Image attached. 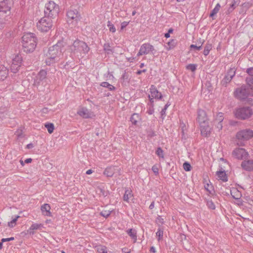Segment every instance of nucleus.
Segmentation results:
<instances>
[{
  "mask_svg": "<svg viewBox=\"0 0 253 253\" xmlns=\"http://www.w3.org/2000/svg\"><path fill=\"white\" fill-rule=\"evenodd\" d=\"M156 154L161 158H164L163 150L161 147H158L156 151Z\"/></svg>",
  "mask_w": 253,
  "mask_h": 253,
  "instance_id": "obj_43",
  "label": "nucleus"
},
{
  "mask_svg": "<svg viewBox=\"0 0 253 253\" xmlns=\"http://www.w3.org/2000/svg\"><path fill=\"white\" fill-rule=\"evenodd\" d=\"M183 169L185 170L188 171L191 170V166L187 162H185L183 165Z\"/></svg>",
  "mask_w": 253,
  "mask_h": 253,
  "instance_id": "obj_45",
  "label": "nucleus"
},
{
  "mask_svg": "<svg viewBox=\"0 0 253 253\" xmlns=\"http://www.w3.org/2000/svg\"><path fill=\"white\" fill-rule=\"evenodd\" d=\"M212 49V44L209 42H207L204 47L203 54L207 56L209 54L210 50Z\"/></svg>",
  "mask_w": 253,
  "mask_h": 253,
  "instance_id": "obj_30",
  "label": "nucleus"
},
{
  "mask_svg": "<svg viewBox=\"0 0 253 253\" xmlns=\"http://www.w3.org/2000/svg\"><path fill=\"white\" fill-rule=\"evenodd\" d=\"M67 16L68 19V21H69L70 20H74L75 21L77 22L80 20V15L76 9L68 11Z\"/></svg>",
  "mask_w": 253,
  "mask_h": 253,
  "instance_id": "obj_16",
  "label": "nucleus"
},
{
  "mask_svg": "<svg viewBox=\"0 0 253 253\" xmlns=\"http://www.w3.org/2000/svg\"><path fill=\"white\" fill-rule=\"evenodd\" d=\"M133 197V194L132 193V191L130 189H126L125 191L124 197H123V200L127 202H129V199H130L131 198Z\"/></svg>",
  "mask_w": 253,
  "mask_h": 253,
  "instance_id": "obj_23",
  "label": "nucleus"
},
{
  "mask_svg": "<svg viewBox=\"0 0 253 253\" xmlns=\"http://www.w3.org/2000/svg\"><path fill=\"white\" fill-rule=\"evenodd\" d=\"M216 128L218 129V130H220L222 128V122H216V124H214Z\"/></svg>",
  "mask_w": 253,
  "mask_h": 253,
  "instance_id": "obj_49",
  "label": "nucleus"
},
{
  "mask_svg": "<svg viewBox=\"0 0 253 253\" xmlns=\"http://www.w3.org/2000/svg\"><path fill=\"white\" fill-rule=\"evenodd\" d=\"M41 210L42 214L45 216H51V213L50 211V207L49 204H45L41 206Z\"/></svg>",
  "mask_w": 253,
  "mask_h": 253,
  "instance_id": "obj_22",
  "label": "nucleus"
},
{
  "mask_svg": "<svg viewBox=\"0 0 253 253\" xmlns=\"http://www.w3.org/2000/svg\"><path fill=\"white\" fill-rule=\"evenodd\" d=\"M233 157L239 160H243L248 158L249 154L245 149L237 148L232 152Z\"/></svg>",
  "mask_w": 253,
  "mask_h": 253,
  "instance_id": "obj_11",
  "label": "nucleus"
},
{
  "mask_svg": "<svg viewBox=\"0 0 253 253\" xmlns=\"http://www.w3.org/2000/svg\"><path fill=\"white\" fill-rule=\"evenodd\" d=\"M154 50V46L149 43H146L143 44L139 49L137 56H140L148 54L150 51Z\"/></svg>",
  "mask_w": 253,
  "mask_h": 253,
  "instance_id": "obj_12",
  "label": "nucleus"
},
{
  "mask_svg": "<svg viewBox=\"0 0 253 253\" xmlns=\"http://www.w3.org/2000/svg\"><path fill=\"white\" fill-rule=\"evenodd\" d=\"M6 24L5 20H0V29L3 28Z\"/></svg>",
  "mask_w": 253,
  "mask_h": 253,
  "instance_id": "obj_54",
  "label": "nucleus"
},
{
  "mask_svg": "<svg viewBox=\"0 0 253 253\" xmlns=\"http://www.w3.org/2000/svg\"><path fill=\"white\" fill-rule=\"evenodd\" d=\"M26 147L28 149H31L34 147V145L32 143H30L27 145Z\"/></svg>",
  "mask_w": 253,
  "mask_h": 253,
  "instance_id": "obj_63",
  "label": "nucleus"
},
{
  "mask_svg": "<svg viewBox=\"0 0 253 253\" xmlns=\"http://www.w3.org/2000/svg\"><path fill=\"white\" fill-rule=\"evenodd\" d=\"M234 114L236 118L243 120L251 117L253 110L250 107H240L235 109Z\"/></svg>",
  "mask_w": 253,
  "mask_h": 253,
  "instance_id": "obj_4",
  "label": "nucleus"
},
{
  "mask_svg": "<svg viewBox=\"0 0 253 253\" xmlns=\"http://www.w3.org/2000/svg\"><path fill=\"white\" fill-rule=\"evenodd\" d=\"M59 10L58 5L56 4L54 2L50 1L45 4L44 11V15L45 16L54 18L57 15Z\"/></svg>",
  "mask_w": 253,
  "mask_h": 253,
  "instance_id": "obj_6",
  "label": "nucleus"
},
{
  "mask_svg": "<svg viewBox=\"0 0 253 253\" xmlns=\"http://www.w3.org/2000/svg\"><path fill=\"white\" fill-rule=\"evenodd\" d=\"M168 44L169 46V49H170L175 46L176 42L174 40H172L170 42H169Z\"/></svg>",
  "mask_w": 253,
  "mask_h": 253,
  "instance_id": "obj_48",
  "label": "nucleus"
},
{
  "mask_svg": "<svg viewBox=\"0 0 253 253\" xmlns=\"http://www.w3.org/2000/svg\"><path fill=\"white\" fill-rule=\"evenodd\" d=\"M167 109L166 107H164L161 111V114L162 116H165L166 115V111Z\"/></svg>",
  "mask_w": 253,
  "mask_h": 253,
  "instance_id": "obj_57",
  "label": "nucleus"
},
{
  "mask_svg": "<svg viewBox=\"0 0 253 253\" xmlns=\"http://www.w3.org/2000/svg\"><path fill=\"white\" fill-rule=\"evenodd\" d=\"M216 175L220 180H222L224 182H226L228 180L226 174L224 170L217 171Z\"/></svg>",
  "mask_w": 253,
  "mask_h": 253,
  "instance_id": "obj_24",
  "label": "nucleus"
},
{
  "mask_svg": "<svg viewBox=\"0 0 253 253\" xmlns=\"http://www.w3.org/2000/svg\"><path fill=\"white\" fill-rule=\"evenodd\" d=\"M15 223L13 222V221H11L10 222H9L8 223V225L10 227H13L15 225Z\"/></svg>",
  "mask_w": 253,
  "mask_h": 253,
  "instance_id": "obj_58",
  "label": "nucleus"
},
{
  "mask_svg": "<svg viewBox=\"0 0 253 253\" xmlns=\"http://www.w3.org/2000/svg\"><path fill=\"white\" fill-rule=\"evenodd\" d=\"M157 222H159L161 223H163V222H164L163 219L160 216H159L157 218Z\"/></svg>",
  "mask_w": 253,
  "mask_h": 253,
  "instance_id": "obj_59",
  "label": "nucleus"
},
{
  "mask_svg": "<svg viewBox=\"0 0 253 253\" xmlns=\"http://www.w3.org/2000/svg\"><path fill=\"white\" fill-rule=\"evenodd\" d=\"M20 67V66H18L17 64H14L12 63L11 65V71L12 72L16 73L18 71Z\"/></svg>",
  "mask_w": 253,
  "mask_h": 253,
  "instance_id": "obj_37",
  "label": "nucleus"
},
{
  "mask_svg": "<svg viewBox=\"0 0 253 253\" xmlns=\"http://www.w3.org/2000/svg\"><path fill=\"white\" fill-rule=\"evenodd\" d=\"M208 124L209 122L200 125L201 133L203 135L207 136L210 133L211 128Z\"/></svg>",
  "mask_w": 253,
  "mask_h": 253,
  "instance_id": "obj_18",
  "label": "nucleus"
},
{
  "mask_svg": "<svg viewBox=\"0 0 253 253\" xmlns=\"http://www.w3.org/2000/svg\"><path fill=\"white\" fill-rule=\"evenodd\" d=\"M223 119V114L221 112H219L217 114L214 120V124H216V122H222Z\"/></svg>",
  "mask_w": 253,
  "mask_h": 253,
  "instance_id": "obj_31",
  "label": "nucleus"
},
{
  "mask_svg": "<svg viewBox=\"0 0 253 253\" xmlns=\"http://www.w3.org/2000/svg\"><path fill=\"white\" fill-rule=\"evenodd\" d=\"M148 113L150 115H152L154 112V109L153 108L150 109L148 111Z\"/></svg>",
  "mask_w": 253,
  "mask_h": 253,
  "instance_id": "obj_62",
  "label": "nucleus"
},
{
  "mask_svg": "<svg viewBox=\"0 0 253 253\" xmlns=\"http://www.w3.org/2000/svg\"><path fill=\"white\" fill-rule=\"evenodd\" d=\"M107 26L109 27L110 32L112 33H115L116 32V28L115 26L110 21H108L107 22Z\"/></svg>",
  "mask_w": 253,
  "mask_h": 253,
  "instance_id": "obj_41",
  "label": "nucleus"
},
{
  "mask_svg": "<svg viewBox=\"0 0 253 253\" xmlns=\"http://www.w3.org/2000/svg\"><path fill=\"white\" fill-rule=\"evenodd\" d=\"M70 49L73 55L81 57L88 53L89 47L84 42L77 40L70 46Z\"/></svg>",
  "mask_w": 253,
  "mask_h": 253,
  "instance_id": "obj_3",
  "label": "nucleus"
},
{
  "mask_svg": "<svg viewBox=\"0 0 253 253\" xmlns=\"http://www.w3.org/2000/svg\"><path fill=\"white\" fill-rule=\"evenodd\" d=\"M197 121L200 125L208 122L207 114L204 110L202 109L198 110Z\"/></svg>",
  "mask_w": 253,
  "mask_h": 253,
  "instance_id": "obj_14",
  "label": "nucleus"
},
{
  "mask_svg": "<svg viewBox=\"0 0 253 253\" xmlns=\"http://www.w3.org/2000/svg\"><path fill=\"white\" fill-rule=\"evenodd\" d=\"M8 70L3 65H0V81L4 80L8 76Z\"/></svg>",
  "mask_w": 253,
  "mask_h": 253,
  "instance_id": "obj_19",
  "label": "nucleus"
},
{
  "mask_svg": "<svg viewBox=\"0 0 253 253\" xmlns=\"http://www.w3.org/2000/svg\"><path fill=\"white\" fill-rule=\"evenodd\" d=\"M13 4V0H3L0 1V14L8 13L6 17L10 13V10Z\"/></svg>",
  "mask_w": 253,
  "mask_h": 253,
  "instance_id": "obj_8",
  "label": "nucleus"
},
{
  "mask_svg": "<svg viewBox=\"0 0 253 253\" xmlns=\"http://www.w3.org/2000/svg\"><path fill=\"white\" fill-rule=\"evenodd\" d=\"M253 136V131L246 129L239 131L236 134L237 144L239 146L244 145V142L251 139Z\"/></svg>",
  "mask_w": 253,
  "mask_h": 253,
  "instance_id": "obj_5",
  "label": "nucleus"
},
{
  "mask_svg": "<svg viewBox=\"0 0 253 253\" xmlns=\"http://www.w3.org/2000/svg\"><path fill=\"white\" fill-rule=\"evenodd\" d=\"M152 170L155 173L156 175L158 174L159 173V169L157 166H154L152 167Z\"/></svg>",
  "mask_w": 253,
  "mask_h": 253,
  "instance_id": "obj_52",
  "label": "nucleus"
},
{
  "mask_svg": "<svg viewBox=\"0 0 253 253\" xmlns=\"http://www.w3.org/2000/svg\"><path fill=\"white\" fill-rule=\"evenodd\" d=\"M146 71V69H144V70H139L137 72H136V74L137 75H140L142 73H144V72H145Z\"/></svg>",
  "mask_w": 253,
  "mask_h": 253,
  "instance_id": "obj_60",
  "label": "nucleus"
},
{
  "mask_svg": "<svg viewBox=\"0 0 253 253\" xmlns=\"http://www.w3.org/2000/svg\"><path fill=\"white\" fill-rule=\"evenodd\" d=\"M122 84H126V83H128L129 76L126 72L123 74L122 77Z\"/></svg>",
  "mask_w": 253,
  "mask_h": 253,
  "instance_id": "obj_34",
  "label": "nucleus"
},
{
  "mask_svg": "<svg viewBox=\"0 0 253 253\" xmlns=\"http://www.w3.org/2000/svg\"><path fill=\"white\" fill-rule=\"evenodd\" d=\"M127 234L134 240V242H135L137 240L136 231L135 229H129L126 231Z\"/></svg>",
  "mask_w": 253,
  "mask_h": 253,
  "instance_id": "obj_25",
  "label": "nucleus"
},
{
  "mask_svg": "<svg viewBox=\"0 0 253 253\" xmlns=\"http://www.w3.org/2000/svg\"><path fill=\"white\" fill-rule=\"evenodd\" d=\"M104 50L108 53H110L112 52V49L109 43H105L103 46Z\"/></svg>",
  "mask_w": 253,
  "mask_h": 253,
  "instance_id": "obj_38",
  "label": "nucleus"
},
{
  "mask_svg": "<svg viewBox=\"0 0 253 253\" xmlns=\"http://www.w3.org/2000/svg\"><path fill=\"white\" fill-rule=\"evenodd\" d=\"M248 87L246 85H242L241 87L238 88L234 92L235 96L240 99L244 100L248 97Z\"/></svg>",
  "mask_w": 253,
  "mask_h": 253,
  "instance_id": "obj_10",
  "label": "nucleus"
},
{
  "mask_svg": "<svg viewBox=\"0 0 253 253\" xmlns=\"http://www.w3.org/2000/svg\"><path fill=\"white\" fill-rule=\"evenodd\" d=\"M248 96H253V87H248Z\"/></svg>",
  "mask_w": 253,
  "mask_h": 253,
  "instance_id": "obj_53",
  "label": "nucleus"
},
{
  "mask_svg": "<svg viewBox=\"0 0 253 253\" xmlns=\"http://www.w3.org/2000/svg\"><path fill=\"white\" fill-rule=\"evenodd\" d=\"M241 167L246 171H253V160H244L241 163Z\"/></svg>",
  "mask_w": 253,
  "mask_h": 253,
  "instance_id": "obj_17",
  "label": "nucleus"
},
{
  "mask_svg": "<svg viewBox=\"0 0 253 253\" xmlns=\"http://www.w3.org/2000/svg\"><path fill=\"white\" fill-rule=\"evenodd\" d=\"M240 0H233L228 10L229 13L232 12L239 4Z\"/></svg>",
  "mask_w": 253,
  "mask_h": 253,
  "instance_id": "obj_28",
  "label": "nucleus"
},
{
  "mask_svg": "<svg viewBox=\"0 0 253 253\" xmlns=\"http://www.w3.org/2000/svg\"><path fill=\"white\" fill-rule=\"evenodd\" d=\"M207 205L211 209L214 210L215 208V206L214 203L211 200V201L209 200V201H207Z\"/></svg>",
  "mask_w": 253,
  "mask_h": 253,
  "instance_id": "obj_46",
  "label": "nucleus"
},
{
  "mask_svg": "<svg viewBox=\"0 0 253 253\" xmlns=\"http://www.w3.org/2000/svg\"><path fill=\"white\" fill-rule=\"evenodd\" d=\"M246 82L248 84L251 85L252 84H253V79L251 78H247Z\"/></svg>",
  "mask_w": 253,
  "mask_h": 253,
  "instance_id": "obj_50",
  "label": "nucleus"
},
{
  "mask_svg": "<svg viewBox=\"0 0 253 253\" xmlns=\"http://www.w3.org/2000/svg\"><path fill=\"white\" fill-rule=\"evenodd\" d=\"M122 251L126 253H130V250L128 251V249L126 248H123L122 249Z\"/></svg>",
  "mask_w": 253,
  "mask_h": 253,
  "instance_id": "obj_61",
  "label": "nucleus"
},
{
  "mask_svg": "<svg viewBox=\"0 0 253 253\" xmlns=\"http://www.w3.org/2000/svg\"><path fill=\"white\" fill-rule=\"evenodd\" d=\"M139 119V115L138 114L134 113L131 116L130 118V121L132 124L136 125Z\"/></svg>",
  "mask_w": 253,
  "mask_h": 253,
  "instance_id": "obj_29",
  "label": "nucleus"
},
{
  "mask_svg": "<svg viewBox=\"0 0 253 253\" xmlns=\"http://www.w3.org/2000/svg\"><path fill=\"white\" fill-rule=\"evenodd\" d=\"M64 45V42L59 41L56 44L49 48L46 53L47 58L45 60L47 65H50L57 62L64 58L63 52L65 50Z\"/></svg>",
  "mask_w": 253,
  "mask_h": 253,
  "instance_id": "obj_1",
  "label": "nucleus"
},
{
  "mask_svg": "<svg viewBox=\"0 0 253 253\" xmlns=\"http://www.w3.org/2000/svg\"><path fill=\"white\" fill-rule=\"evenodd\" d=\"M45 127L47 129L48 132L49 133H51L53 132L54 126L53 124L52 123H48L45 124Z\"/></svg>",
  "mask_w": 253,
  "mask_h": 253,
  "instance_id": "obj_36",
  "label": "nucleus"
},
{
  "mask_svg": "<svg viewBox=\"0 0 253 253\" xmlns=\"http://www.w3.org/2000/svg\"><path fill=\"white\" fill-rule=\"evenodd\" d=\"M46 75V71L43 70H41L34 79V85L36 86L44 85L45 84Z\"/></svg>",
  "mask_w": 253,
  "mask_h": 253,
  "instance_id": "obj_9",
  "label": "nucleus"
},
{
  "mask_svg": "<svg viewBox=\"0 0 253 253\" xmlns=\"http://www.w3.org/2000/svg\"><path fill=\"white\" fill-rule=\"evenodd\" d=\"M156 235L158 237V241L161 240L163 237V230L161 228H159L158 231L156 233Z\"/></svg>",
  "mask_w": 253,
  "mask_h": 253,
  "instance_id": "obj_39",
  "label": "nucleus"
},
{
  "mask_svg": "<svg viewBox=\"0 0 253 253\" xmlns=\"http://www.w3.org/2000/svg\"><path fill=\"white\" fill-rule=\"evenodd\" d=\"M230 192H231V194L232 197L234 199H237V200L240 199V198L241 197V194L239 192V191H238L237 189H234L233 190H231L230 191Z\"/></svg>",
  "mask_w": 253,
  "mask_h": 253,
  "instance_id": "obj_27",
  "label": "nucleus"
},
{
  "mask_svg": "<svg viewBox=\"0 0 253 253\" xmlns=\"http://www.w3.org/2000/svg\"><path fill=\"white\" fill-rule=\"evenodd\" d=\"M111 211H103L101 212V215L104 217H107L110 215Z\"/></svg>",
  "mask_w": 253,
  "mask_h": 253,
  "instance_id": "obj_47",
  "label": "nucleus"
},
{
  "mask_svg": "<svg viewBox=\"0 0 253 253\" xmlns=\"http://www.w3.org/2000/svg\"><path fill=\"white\" fill-rule=\"evenodd\" d=\"M128 24V22L124 21V22H122L121 24V29L123 30L124 28H125L126 27Z\"/></svg>",
  "mask_w": 253,
  "mask_h": 253,
  "instance_id": "obj_55",
  "label": "nucleus"
},
{
  "mask_svg": "<svg viewBox=\"0 0 253 253\" xmlns=\"http://www.w3.org/2000/svg\"><path fill=\"white\" fill-rule=\"evenodd\" d=\"M32 161V159L31 158H28L25 160V163H30Z\"/></svg>",
  "mask_w": 253,
  "mask_h": 253,
  "instance_id": "obj_64",
  "label": "nucleus"
},
{
  "mask_svg": "<svg viewBox=\"0 0 253 253\" xmlns=\"http://www.w3.org/2000/svg\"><path fill=\"white\" fill-rule=\"evenodd\" d=\"M78 114L84 118H92L94 116L92 112L88 110L86 108H81L78 112Z\"/></svg>",
  "mask_w": 253,
  "mask_h": 253,
  "instance_id": "obj_15",
  "label": "nucleus"
},
{
  "mask_svg": "<svg viewBox=\"0 0 253 253\" xmlns=\"http://www.w3.org/2000/svg\"><path fill=\"white\" fill-rule=\"evenodd\" d=\"M150 92L153 98L157 99H161L162 97V94L158 91L154 85H151L150 87Z\"/></svg>",
  "mask_w": 253,
  "mask_h": 253,
  "instance_id": "obj_21",
  "label": "nucleus"
},
{
  "mask_svg": "<svg viewBox=\"0 0 253 253\" xmlns=\"http://www.w3.org/2000/svg\"><path fill=\"white\" fill-rule=\"evenodd\" d=\"M22 61V59L21 55H16L13 58L12 63L14 64H17L18 66H21Z\"/></svg>",
  "mask_w": 253,
  "mask_h": 253,
  "instance_id": "obj_26",
  "label": "nucleus"
},
{
  "mask_svg": "<svg viewBox=\"0 0 253 253\" xmlns=\"http://www.w3.org/2000/svg\"><path fill=\"white\" fill-rule=\"evenodd\" d=\"M197 65L195 64H190L186 67L187 69L191 70L192 72H194L196 69Z\"/></svg>",
  "mask_w": 253,
  "mask_h": 253,
  "instance_id": "obj_44",
  "label": "nucleus"
},
{
  "mask_svg": "<svg viewBox=\"0 0 253 253\" xmlns=\"http://www.w3.org/2000/svg\"><path fill=\"white\" fill-rule=\"evenodd\" d=\"M247 73L251 76L253 77V67L248 68L247 70Z\"/></svg>",
  "mask_w": 253,
  "mask_h": 253,
  "instance_id": "obj_51",
  "label": "nucleus"
},
{
  "mask_svg": "<svg viewBox=\"0 0 253 253\" xmlns=\"http://www.w3.org/2000/svg\"><path fill=\"white\" fill-rule=\"evenodd\" d=\"M204 42H205V41L203 40L202 41V42H201V45H199V46H197V45H195V44H191L190 45V47L191 49L194 48L196 50H198V51L202 49V45L204 43Z\"/></svg>",
  "mask_w": 253,
  "mask_h": 253,
  "instance_id": "obj_40",
  "label": "nucleus"
},
{
  "mask_svg": "<svg viewBox=\"0 0 253 253\" xmlns=\"http://www.w3.org/2000/svg\"><path fill=\"white\" fill-rule=\"evenodd\" d=\"M42 226V224L34 223L31 226L30 230H37L40 229Z\"/></svg>",
  "mask_w": 253,
  "mask_h": 253,
  "instance_id": "obj_42",
  "label": "nucleus"
},
{
  "mask_svg": "<svg viewBox=\"0 0 253 253\" xmlns=\"http://www.w3.org/2000/svg\"><path fill=\"white\" fill-rule=\"evenodd\" d=\"M118 170V168L116 166L108 167L105 169L104 174L108 177H111L115 173V171Z\"/></svg>",
  "mask_w": 253,
  "mask_h": 253,
  "instance_id": "obj_20",
  "label": "nucleus"
},
{
  "mask_svg": "<svg viewBox=\"0 0 253 253\" xmlns=\"http://www.w3.org/2000/svg\"><path fill=\"white\" fill-rule=\"evenodd\" d=\"M220 8V5L219 4V3H217L215 6V7L211 11L210 15V16L213 18V16H215L219 11Z\"/></svg>",
  "mask_w": 253,
  "mask_h": 253,
  "instance_id": "obj_33",
  "label": "nucleus"
},
{
  "mask_svg": "<svg viewBox=\"0 0 253 253\" xmlns=\"http://www.w3.org/2000/svg\"><path fill=\"white\" fill-rule=\"evenodd\" d=\"M101 86L108 88L109 90L112 91L115 90L116 88L113 85L110 84L108 82H102L101 84Z\"/></svg>",
  "mask_w": 253,
  "mask_h": 253,
  "instance_id": "obj_32",
  "label": "nucleus"
},
{
  "mask_svg": "<svg viewBox=\"0 0 253 253\" xmlns=\"http://www.w3.org/2000/svg\"><path fill=\"white\" fill-rule=\"evenodd\" d=\"M52 26L51 18L44 16L37 23L38 29L42 32H47Z\"/></svg>",
  "mask_w": 253,
  "mask_h": 253,
  "instance_id": "obj_7",
  "label": "nucleus"
},
{
  "mask_svg": "<svg viewBox=\"0 0 253 253\" xmlns=\"http://www.w3.org/2000/svg\"><path fill=\"white\" fill-rule=\"evenodd\" d=\"M37 38L33 33L25 34L22 37V46L24 51L26 53L33 52L37 46Z\"/></svg>",
  "mask_w": 253,
  "mask_h": 253,
  "instance_id": "obj_2",
  "label": "nucleus"
},
{
  "mask_svg": "<svg viewBox=\"0 0 253 253\" xmlns=\"http://www.w3.org/2000/svg\"><path fill=\"white\" fill-rule=\"evenodd\" d=\"M235 75V71L233 69H230L227 73L224 79L222 80L221 83L223 85L226 86L232 79L233 77Z\"/></svg>",
  "mask_w": 253,
  "mask_h": 253,
  "instance_id": "obj_13",
  "label": "nucleus"
},
{
  "mask_svg": "<svg viewBox=\"0 0 253 253\" xmlns=\"http://www.w3.org/2000/svg\"><path fill=\"white\" fill-rule=\"evenodd\" d=\"M13 240H14L13 237H10V238H3V239H2L1 241H2V242H5L6 241H12Z\"/></svg>",
  "mask_w": 253,
  "mask_h": 253,
  "instance_id": "obj_56",
  "label": "nucleus"
},
{
  "mask_svg": "<svg viewBox=\"0 0 253 253\" xmlns=\"http://www.w3.org/2000/svg\"><path fill=\"white\" fill-rule=\"evenodd\" d=\"M96 249L98 253H107L106 248L105 246L101 245L97 246Z\"/></svg>",
  "mask_w": 253,
  "mask_h": 253,
  "instance_id": "obj_35",
  "label": "nucleus"
}]
</instances>
